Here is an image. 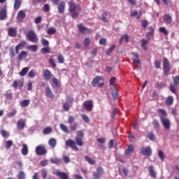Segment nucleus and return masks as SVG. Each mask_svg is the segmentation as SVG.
I'll list each match as a JSON object with an SVG mask.
<instances>
[{
  "instance_id": "nucleus-1",
  "label": "nucleus",
  "mask_w": 179,
  "mask_h": 179,
  "mask_svg": "<svg viewBox=\"0 0 179 179\" xmlns=\"http://www.w3.org/2000/svg\"><path fill=\"white\" fill-rule=\"evenodd\" d=\"M69 10L72 13L71 17L76 19V17L79 16V13H80V6L75 5L73 2H71L69 3Z\"/></svg>"
},
{
  "instance_id": "nucleus-2",
  "label": "nucleus",
  "mask_w": 179,
  "mask_h": 179,
  "mask_svg": "<svg viewBox=\"0 0 179 179\" xmlns=\"http://www.w3.org/2000/svg\"><path fill=\"white\" fill-rule=\"evenodd\" d=\"M27 38L31 43H38L37 34L34 31H29L27 34Z\"/></svg>"
},
{
  "instance_id": "nucleus-3",
  "label": "nucleus",
  "mask_w": 179,
  "mask_h": 179,
  "mask_svg": "<svg viewBox=\"0 0 179 179\" xmlns=\"http://www.w3.org/2000/svg\"><path fill=\"white\" fill-rule=\"evenodd\" d=\"M83 131L82 130H79L76 132V142L78 146H83Z\"/></svg>"
},
{
  "instance_id": "nucleus-4",
  "label": "nucleus",
  "mask_w": 179,
  "mask_h": 179,
  "mask_svg": "<svg viewBox=\"0 0 179 179\" xmlns=\"http://www.w3.org/2000/svg\"><path fill=\"white\" fill-rule=\"evenodd\" d=\"M99 86L101 87L104 85V78L103 77L97 76L92 82V86Z\"/></svg>"
},
{
  "instance_id": "nucleus-5",
  "label": "nucleus",
  "mask_w": 179,
  "mask_h": 179,
  "mask_svg": "<svg viewBox=\"0 0 179 179\" xmlns=\"http://www.w3.org/2000/svg\"><path fill=\"white\" fill-rule=\"evenodd\" d=\"M179 83V76L173 78V85H171L170 90L172 93H176L177 90V86H178Z\"/></svg>"
},
{
  "instance_id": "nucleus-6",
  "label": "nucleus",
  "mask_w": 179,
  "mask_h": 179,
  "mask_svg": "<svg viewBox=\"0 0 179 179\" xmlns=\"http://www.w3.org/2000/svg\"><path fill=\"white\" fill-rule=\"evenodd\" d=\"M163 67L164 75H169V72H170V62L166 58H164L163 60Z\"/></svg>"
},
{
  "instance_id": "nucleus-7",
  "label": "nucleus",
  "mask_w": 179,
  "mask_h": 179,
  "mask_svg": "<svg viewBox=\"0 0 179 179\" xmlns=\"http://www.w3.org/2000/svg\"><path fill=\"white\" fill-rule=\"evenodd\" d=\"M83 106L87 111H92V110H93V101H85Z\"/></svg>"
},
{
  "instance_id": "nucleus-8",
  "label": "nucleus",
  "mask_w": 179,
  "mask_h": 179,
  "mask_svg": "<svg viewBox=\"0 0 179 179\" xmlns=\"http://www.w3.org/2000/svg\"><path fill=\"white\" fill-rule=\"evenodd\" d=\"M66 146H70L73 150L78 152L79 148L76 146V143L73 140L69 139L66 141Z\"/></svg>"
},
{
  "instance_id": "nucleus-9",
  "label": "nucleus",
  "mask_w": 179,
  "mask_h": 179,
  "mask_svg": "<svg viewBox=\"0 0 179 179\" xmlns=\"http://www.w3.org/2000/svg\"><path fill=\"white\" fill-rule=\"evenodd\" d=\"M66 6V3H65V1H60L59 3L57 5V10L60 15H62V13H65Z\"/></svg>"
},
{
  "instance_id": "nucleus-10",
  "label": "nucleus",
  "mask_w": 179,
  "mask_h": 179,
  "mask_svg": "<svg viewBox=\"0 0 179 179\" xmlns=\"http://www.w3.org/2000/svg\"><path fill=\"white\" fill-rule=\"evenodd\" d=\"M36 152L39 156H43V155H45V153H47V150H45L44 145H38L36 148Z\"/></svg>"
},
{
  "instance_id": "nucleus-11",
  "label": "nucleus",
  "mask_w": 179,
  "mask_h": 179,
  "mask_svg": "<svg viewBox=\"0 0 179 179\" xmlns=\"http://www.w3.org/2000/svg\"><path fill=\"white\" fill-rule=\"evenodd\" d=\"M141 153L144 156H150L152 155V148L150 147H143L141 148Z\"/></svg>"
},
{
  "instance_id": "nucleus-12",
  "label": "nucleus",
  "mask_w": 179,
  "mask_h": 179,
  "mask_svg": "<svg viewBox=\"0 0 179 179\" xmlns=\"http://www.w3.org/2000/svg\"><path fill=\"white\" fill-rule=\"evenodd\" d=\"M26 45H27V43H26V41H22L20 43L17 45L15 46L16 54H17L19 52V51H20V50H23L24 48V47H26Z\"/></svg>"
},
{
  "instance_id": "nucleus-13",
  "label": "nucleus",
  "mask_w": 179,
  "mask_h": 179,
  "mask_svg": "<svg viewBox=\"0 0 179 179\" xmlns=\"http://www.w3.org/2000/svg\"><path fill=\"white\" fill-rule=\"evenodd\" d=\"M79 31L85 34H90L92 30L85 27L82 24H78Z\"/></svg>"
},
{
  "instance_id": "nucleus-14",
  "label": "nucleus",
  "mask_w": 179,
  "mask_h": 179,
  "mask_svg": "<svg viewBox=\"0 0 179 179\" xmlns=\"http://www.w3.org/2000/svg\"><path fill=\"white\" fill-rule=\"evenodd\" d=\"M104 171H103V168L99 167L96 169V173H94V179L100 178L101 176H103Z\"/></svg>"
},
{
  "instance_id": "nucleus-15",
  "label": "nucleus",
  "mask_w": 179,
  "mask_h": 179,
  "mask_svg": "<svg viewBox=\"0 0 179 179\" xmlns=\"http://www.w3.org/2000/svg\"><path fill=\"white\" fill-rule=\"evenodd\" d=\"M161 122L162 123L165 129H169L170 128V120L169 119L164 117H162Z\"/></svg>"
},
{
  "instance_id": "nucleus-16",
  "label": "nucleus",
  "mask_w": 179,
  "mask_h": 179,
  "mask_svg": "<svg viewBox=\"0 0 179 179\" xmlns=\"http://www.w3.org/2000/svg\"><path fill=\"white\" fill-rule=\"evenodd\" d=\"M43 78L45 80H50L52 78V73L48 69H45L43 71Z\"/></svg>"
},
{
  "instance_id": "nucleus-17",
  "label": "nucleus",
  "mask_w": 179,
  "mask_h": 179,
  "mask_svg": "<svg viewBox=\"0 0 179 179\" xmlns=\"http://www.w3.org/2000/svg\"><path fill=\"white\" fill-rule=\"evenodd\" d=\"M53 173L60 177L61 179H68V175L64 172H61L58 170L54 171Z\"/></svg>"
},
{
  "instance_id": "nucleus-18",
  "label": "nucleus",
  "mask_w": 179,
  "mask_h": 179,
  "mask_svg": "<svg viewBox=\"0 0 179 179\" xmlns=\"http://www.w3.org/2000/svg\"><path fill=\"white\" fill-rule=\"evenodd\" d=\"M26 17V13L23 10L19 11L17 15V20L18 22H21V20H23Z\"/></svg>"
},
{
  "instance_id": "nucleus-19",
  "label": "nucleus",
  "mask_w": 179,
  "mask_h": 179,
  "mask_svg": "<svg viewBox=\"0 0 179 179\" xmlns=\"http://www.w3.org/2000/svg\"><path fill=\"white\" fill-rule=\"evenodd\" d=\"M24 125H26V120H20L17 122L18 129H23V128H24Z\"/></svg>"
},
{
  "instance_id": "nucleus-20",
  "label": "nucleus",
  "mask_w": 179,
  "mask_h": 179,
  "mask_svg": "<svg viewBox=\"0 0 179 179\" xmlns=\"http://www.w3.org/2000/svg\"><path fill=\"white\" fill-rule=\"evenodd\" d=\"M163 19L166 24H171V23H172V22H173L171 16H170L169 14H166L164 16Z\"/></svg>"
},
{
  "instance_id": "nucleus-21",
  "label": "nucleus",
  "mask_w": 179,
  "mask_h": 179,
  "mask_svg": "<svg viewBox=\"0 0 179 179\" xmlns=\"http://www.w3.org/2000/svg\"><path fill=\"white\" fill-rule=\"evenodd\" d=\"M23 87V81L22 80H17V81H14L13 83V87H14V89H16L17 87Z\"/></svg>"
},
{
  "instance_id": "nucleus-22",
  "label": "nucleus",
  "mask_w": 179,
  "mask_h": 179,
  "mask_svg": "<svg viewBox=\"0 0 179 179\" xmlns=\"http://www.w3.org/2000/svg\"><path fill=\"white\" fill-rule=\"evenodd\" d=\"M48 145L50 146V148L54 149V148L57 146V139L54 138H50L48 141Z\"/></svg>"
},
{
  "instance_id": "nucleus-23",
  "label": "nucleus",
  "mask_w": 179,
  "mask_h": 179,
  "mask_svg": "<svg viewBox=\"0 0 179 179\" xmlns=\"http://www.w3.org/2000/svg\"><path fill=\"white\" fill-rule=\"evenodd\" d=\"M6 9L3 8L0 11V20H5L6 19Z\"/></svg>"
},
{
  "instance_id": "nucleus-24",
  "label": "nucleus",
  "mask_w": 179,
  "mask_h": 179,
  "mask_svg": "<svg viewBox=\"0 0 179 179\" xmlns=\"http://www.w3.org/2000/svg\"><path fill=\"white\" fill-rule=\"evenodd\" d=\"M8 36H10V37H15V36H16V28H10L8 30Z\"/></svg>"
},
{
  "instance_id": "nucleus-25",
  "label": "nucleus",
  "mask_w": 179,
  "mask_h": 179,
  "mask_svg": "<svg viewBox=\"0 0 179 179\" xmlns=\"http://www.w3.org/2000/svg\"><path fill=\"white\" fill-rule=\"evenodd\" d=\"M21 152L23 156H27V153H29V148L27 147V145L26 144L22 145V149Z\"/></svg>"
},
{
  "instance_id": "nucleus-26",
  "label": "nucleus",
  "mask_w": 179,
  "mask_h": 179,
  "mask_svg": "<svg viewBox=\"0 0 179 179\" xmlns=\"http://www.w3.org/2000/svg\"><path fill=\"white\" fill-rule=\"evenodd\" d=\"M73 101V99L71 98L70 99L67 100V102L64 103L63 105V108L66 110L68 111L69 110V103H72Z\"/></svg>"
},
{
  "instance_id": "nucleus-27",
  "label": "nucleus",
  "mask_w": 179,
  "mask_h": 179,
  "mask_svg": "<svg viewBox=\"0 0 179 179\" xmlns=\"http://www.w3.org/2000/svg\"><path fill=\"white\" fill-rule=\"evenodd\" d=\"M45 95L50 99L54 97V94H52V92L51 91V88H50V87H47L45 89Z\"/></svg>"
},
{
  "instance_id": "nucleus-28",
  "label": "nucleus",
  "mask_w": 179,
  "mask_h": 179,
  "mask_svg": "<svg viewBox=\"0 0 179 179\" xmlns=\"http://www.w3.org/2000/svg\"><path fill=\"white\" fill-rule=\"evenodd\" d=\"M27 57V52L22 50L19 55H18V59L19 61H22L24 58H26Z\"/></svg>"
},
{
  "instance_id": "nucleus-29",
  "label": "nucleus",
  "mask_w": 179,
  "mask_h": 179,
  "mask_svg": "<svg viewBox=\"0 0 179 179\" xmlns=\"http://www.w3.org/2000/svg\"><path fill=\"white\" fill-rule=\"evenodd\" d=\"M142 15V12L138 13L136 10H134L131 12V16L133 17H135L136 16L137 19H139L141 17V15Z\"/></svg>"
},
{
  "instance_id": "nucleus-30",
  "label": "nucleus",
  "mask_w": 179,
  "mask_h": 179,
  "mask_svg": "<svg viewBox=\"0 0 179 179\" xmlns=\"http://www.w3.org/2000/svg\"><path fill=\"white\" fill-rule=\"evenodd\" d=\"M174 102V98L172 96H169L166 100V106H171Z\"/></svg>"
},
{
  "instance_id": "nucleus-31",
  "label": "nucleus",
  "mask_w": 179,
  "mask_h": 179,
  "mask_svg": "<svg viewBox=\"0 0 179 179\" xmlns=\"http://www.w3.org/2000/svg\"><path fill=\"white\" fill-rule=\"evenodd\" d=\"M59 128L60 129H62V131H63V132H65V134H69V129H68V127H66L65 124H60Z\"/></svg>"
},
{
  "instance_id": "nucleus-32",
  "label": "nucleus",
  "mask_w": 179,
  "mask_h": 179,
  "mask_svg": "<svg viewBox=\"0 0 179 179\" xmlns=\"http://www.w3.org/2000/svg\"><path fill=\"white\" fill-rule=\"evenodd\" d=\"M133 55L134 57V58L133 59L134 62H135V64H137L138 65H140L141 64V60L138 57V53L134 52Z\"/></svg>"
},
{
  "instance_id": "nucleus-33",
  "label": "nucleus",
  "mask_w": 179,
  "mask_h": 179,
  "mask_svg": "<svg viewBox=\"0 0 179 179\" xmlns=\"http://www.w3.org/2000/svg\"><path fill=\"white\" fill-rule=\"evenodd\" d=\"M159 32L162 33L164 36H169V30L166 29L164 27H159Z\"/></svg>"
},
{
  "instance_id": "nucleus-34",
  "label": "nucleus",
  "mask_w": 179,
  "mask_h": 179,
  "mask_svg": "<svg viewBox=\"0 0 179 179\" xmlns=\"http://www.w3.org/2000/svg\"><path fill=\"white\" fill-rule=\"evenodd\" d=\"M30 104V101L29 99H24L20 102L21 107H27Z\"/></svg>"
},
{
  "instance_id": "nucleus-35",
  "label": "nucleus",
  "mask_w": 179,
  "mask_h": 179,
  "mask_svg": "<svg viewBox=\"0 0 179 179\" xmlns=\"http://www.w3.org/2000/svg\"><path fill=\"white\" fill-rule=\"evenodd\" d=\"M134 145H130L128 146L127 149L125 150L126 155H130V153H132L134 152Z\"/></svg>"
},
{
  "instance_id": "nucleus-36",
  "label": "nucleus",
  "mask_w": 179,
  "mask_h": 179,
  "mask_svg": "<svg viewBox=\"0 0 179 179\" xmlns=\"http://www.w3.org/2000/svg\"><path fill=\"white\" fill-rule=\"evenodd\" d=\"M20 5H22V0H15L14 3V9H19V8H20Z\"/></svg>"
},
{
  "instance_id": "nucleus-37",
  "label": "nucleus",
  "mask_w": 179,
  "mask_h": 179,
  "mask_svg": "<svg viewBox=\"0 0 179 179\" xmlns=\"http://www.w3.org/2000/svg\"><path fill=\"white\" fill-rule=\"evenodd\" d=\"M27 72H29V67H24L20 72V76H25Z\"/></svg>"
},
{
  "instance_id": "nucleus-38",
  "label": "nucleus",
  "mask_w": 179,
  "mask_h": 179,
  "mask_svg": "<svg viewBox=\"0 0 179 179\" xmlns=\"http://www.w3.org/2000/svg\"><path fill=\"white\" fill-rule=\"evenodd\" d=\"M158 113L159 114V117L162 120V118H164V117H166V115H167L166 114V110H162V109H158Z\"/></svg>"
},
{
  "instance_id": "nucleus-39",
  "label": "nucleus",
  "mask_w": 179,
  "mask_h": 179,
  "mask_svg": "<svg viewBox=\"0 0 179 179\" xmlns=\"http://www.w3.org/2000/svg\"><path fill=\"white\" fill-rule=\"evenodd\" d=\"M50 163H52V164H59V163H61V159H59L57 157L51 158Z\"/></svg>"
},
{
  "instance_id": "nucleus-40",
  "label": "nucleus",
  "mask_w": 179,
  "mask_h": 179,
  "mask_svg": "<svg viewBox=\"0 0 179 179\" xmlns=\"http://www.w3.org/2000/svg\"><path fill=\"white\" fill-rule=\"evenodd\" d=\"M57 32V29H55V27H50L48 30H47V33L48 34H55V33Z\"/></svg>"
},
{
  "instance_id": "nucleus-41",
  "label": "nucleus",
  "mask_w": 179,
  "mask_h": 179,
  "mask_svg": "<svg viewBox=\"0 0 179 179\" xmlns=\"http://www.w3.org/2000/svg\"><path fill=\"white\" fill-rule=\"evenodd\" d=\"M148 43H149V40H141V47L143 48V50H148V48L146 47V44H148Z\"/></svg>"
},
{
  "instance_id": "nucleus-42",
  "label": "nucleus",
  "mask_w": 179,
  "mask_h": 179,
  "mask_svg": "<svg viewBox=\"0 0 179 179\" xmlns=\"http://www.w3.org/2000/svg\"><path fill=\"white\" fill-rule=\"evenodd\" d=\"M149 172L151 177H152L153 178L156 177V172H155V171L153 170V166H149Z\"/></svg>"
},
{
  "instance_id": "nucleus-43",
  "label": "nucleus",
  "mask_w": 179,
  "mask_h": 179,
  "mask_svg": "<svg viewBox=\"0 0 179 179\" xmlns=\"http://www.w3.org/2000/svg\"><path fill=\"white\" fill-rule=\"evenodd\" d=\"M51 132H52V129H51V127H46L43 131L44 135H48V134H51Z\"/></svg>"
},
{
  "instance_id": "nucleus-44",
  "label": "nucleus",
  "mask_w": 179,
  "mask_h": 179,
  "mask_svg": "<svg viewBox=\"0 0 179 179\" xmlns=\"http://www.w3.org/2000/svg\"><path fill=\"white\" fill-rule=\"evenodd\" d=\"M18 179H24L26 178V173L23 171H20L17 175Z\"/></svg>"
},
{
  "instance_id": "nucleus-45",
  "label": "nucleus",
  "mask_w": 179,
  "mask_h": 179,
  "mask_svg": "<svg viewBox=\"0 0 179 179\" xmlns=\"http://www.w3.org/2000/svg\"><path fill=\"white\" fill-rule=\"evenodd\" d=\"M27 49L30 50L32 52H36L37 51V45H31L27 46Z\"/></svg>"
},
{
  "instance_id": "nucleus-46",
  "label": "nucleus",
  "mask_w": 179,
  "mask_h": 179,
  "mask_svg": "<svg viewBox=\"0 0 179 179\" xmlns=\"http://www.w3.org/2000/svg\"><path fill=\"white\" fill-rule=\"evenodd\" d=\"M83 44L84 47H85V48L89 47V44H90V39H89V38H85L83 42Z\"/></svg>"
},
{
  "instance_id": "nucleus-47",
  "label": "nucleus",
  "mask_w": 179,
  "mask_h": 179,
  "mask_svg": "<svg viewBox=\"0 0 179 179\" xmlns=\"http://www.w3.org/2000/svg\"><path fill=\"white\" fill-rule=\"evenodd\" d=\"M150 29L151 31L147 34L148 38H152V37H153V34L155 33V29H153V28L150 27Z\"/></svg>"
},
{
  "instance_id": "nucleus-48",
  "label": "nucleus",
  "mask_w": 179,
  "mask_h": 179,
  "mask_svg": "<svg viewBox=\"0 0 179 179\" xmlns=\"http://www.w3.org/2000/svg\"><path fill=\"white\" fill-rule=\"evenodd\" d=\"M49 64L52 65V68H55L57 66V64H55V62L54 61V58L52 57H50L49 58Z\"/></svg>"
},
{
  "instance_id": "nucleus-49",
  "label": "nucleus",
  "mask_w": 179,
  "mask_h": 179,
  "mask_svg": "<svg viewBox=\"0 0 179 179\" xmlns=\"http://www.w3.org/2000/svg\"><path fill=\"white\" fill-rule=\"evenodd\" d=\"M129 40V37L128 36V35H124L121 38L120 43H122V41H124V43H128Z\"/></svg>"
},
{
  "instance_id": "nucleus-50",
  "label": "nucleus",
  "mask_w": 179,
  "mask_h": 179,
  "mask_svg": "<svg viewBox=\"0 0 179 179\" xmlns=\"http://www.w3.org/2000/svg\"><path fill=\"white\" fill-rule=\"evenodd\" d=\"M78 125H79L78 122H76L70 126V129L71 131H76L78 129Z\"/></svg>"
},
{
  "instance_id": "nucleus-51",
  "label": "nucleus",
  "mask_w": 179,
  "mask_h": 179,
  "mask_svg": "<svg viewBox=\"0 0 179 179\" xmlns=\"http://www.w3.org/2000/svg\"><path fill=\"white\" fill-rule=\"evenodd\" d=\"M36 71L34 69L31 70L29 73H28V76L29 78H34L36 76Z\"/></svg>"
},
{
  "instance_id": "nucleus-52",
  "label": "nucleus",
  "mask_w": 179,
  "mask_h": 179,
  "mask_svg": "<svg viewBox=\"0 0 179 179\" xmlns=\"http://www.w3.org/2000/svg\"><path fill=\"white\" fill-rule=\"evenodd\" d=\"M81 118H83L85 122H90V119H89V117L85 114L81 115Z\"/></svg>"
},
{
  "instance_id": "nucleus-53",
  "label": "nucleus",
  "mask_w": 179,
  "mask_h": 179,
  "mask_svg": "<svg viewBox=\"0 0 179 179\" xmlns=\"http://www.w3.org/2000/svg\"><path fill=\"white\" fill-rule=\"evenodd\" d=\"M85 160H87L88 163H90V164H94L95 163L94 160H93L92 158L89 157L88 156H85Z\"/></svg>"
},
{
  "instance_id": "nucleus-54",
  "label": "nucleus",
  "mask_w": 179,
  "mask_h": 179,
  "mask_svg": "<svg viewBox=\"0 0 179 179\" xmlns=\"http://www.w3.org/2000/svg\"><path fill=\"white\" fill-rule=\"evenodd\" d=\"M13 145V142L10 140L7 141L6 143V149H10V146Z\"/></svg>"
},
{
  "instance_id": "nucleus-55",
  "label": "nucleus",
  "mask_w": 179,
  "mask_h": 179,
  "mask_svg": "<svg viewBox=\"0 0 179 179\" xmlns=\"http://www.w3.org/2000/svg\"><path fill=\"white\" fill-rule=\"evenodd\" d=\"M42 54H48L50 52V48L45 47L41 49Z\"/></svg>"
},
{
  "instance_id": "nucleus-56",
  "label": "nucleus",
  "mask_w": 179,
  "mask_h": 179,
  "mask_svg": "<svg viewBox=\"0 0 179 179\" xmlns=\"http://www.w3.org/2000/svg\"><path fill=\"white\" fill-rule=\"evenodd\" d=\"M52 82L53 85H55V86H56V87H58V86H59V83L58 82V79L53 78H52Z\"/></svg>"
},
{
  "instance_id": "nucleus-57",
  "label": "nucleus",
  "mask_w": 179,
  "mask_h": 179,
  "mask_svg": "<svg viewBox=\"0 0 179 179\" xmlns=\"http://www.w3.org/2000/svg\"><path fill=\"white\" fill-rule=\"evenodd\" d=\"M57 59L60 64H64L65 59H64V56L62 55H59L57 57Z\"/></svg>"
},
{
  "instance_id": "nucleus-58",
  "label": "nucleus",
  "mask_w": 179,
  "mask_h": 179,
  "mask_svg": "<svg viewBox=\"0 0 179 179\" xmlns=\"http://www.w3.org/2000/svg\"><path fill=\"white\" fill-rule=\"evenodd\" d=\"M43 12H48L50 10V5L45 4L42 8Z\"/></svg>"
},
{
  "instance_id": "nucleus-59",
  "label": "nucleus",
  "mask_w": 179,
  "mask_h": 179,
  "mask_svg": "<svg viewBox=\"0 0 179 179\" xmlns=\"http://www.w3.org/2000/svg\"><path fill=\"white\" fill-rule=\"evenodd\" d=\"M1 134L3 136V138H8L9 136V133H8L5 130H1Z\"/></svg>"
},
{
  "instance_id": "nucleus-60",
  "label": "nucleus",
  "mask_w": 179,
  "mask_h": 179,
  "mask_svg": "<svg viewBox=\"0 0 179 179\" xmlns=\"http://www.w3.org/2000/svg\"><path fill=\"white\" fill-rule=\"evenodd\" d=\"M119 171H120V174L122 176H126L128 174V171L125 169H120Z\"/></svg>"
},
{
  "instance_id": "nucleus-61",
  "label": "nucleus",
  "mask_w": 179,
  "mask_h": 179,
  "mask_svg": "<svg viewBox=\"0 0 179 179\" xmlns=\"http://www.w3.org/2000/svg\"><path fill=\"white\" fill-rule=\"evenodd\" d=\"M6 98L7 100H12L13 96H12V94L10 93V92L8 91L6 93Z\"/></svg>"
},
{
  "instance_id": "nucleus-62",
  "label": "nucleus",
  "mask_w": 179,
  "mask_h": 179,
  "mask_svg": "<svg viewBox=\"0 0 179 179\" xmlns=\"http://www.w3.org/2000/svg\"><path fill=\"white\" fill-rule=\"evenodd\" d=\"M75 122V117H73V116H69V118H68V124H72Z\"/></svg>"
},
{
  "instance_id": "nucleus-63",
  "label": "nucleus",
  "mask_w": 179,
  "mask_h": 179,
  "mask_svg": "<svg viewBox=\"0 0 179 179\" xmlns=\"http://www.w3.org/2000/svg\"><path fill=\"white\" fill-rule=\"evenodd\" d=\"M112 96L113 99H118V91L117 90H113Z\"/></svg>"
},
{
  "instance_id": "nucleus-64",
  "label": "nucleus",
  "mask_w": 179,
  "mask_h": 179,
  "mask_svg": "<svg viewBox=\"0 0 179 179\" xmlns=\"http://www.w3.org/2000/svg\"><path fill=\"white\" fill-rule=\"evenodd\" d=\"M152 125H154V128H155V129H157L159 128V122H157L156 120H154L152 121Z\"/></svg>"
}]
</instances>
